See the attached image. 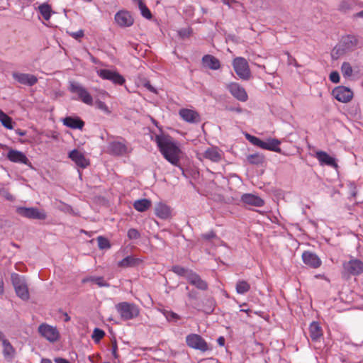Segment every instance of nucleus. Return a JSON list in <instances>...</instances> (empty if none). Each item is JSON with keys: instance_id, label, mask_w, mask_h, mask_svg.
I'll return each mask as SVG.
<instances>
[{"instance_id": "nucleus-19", "label": "nucleus", "mask_w": 363, "mask_h": 363, "mask_svg": "<svg viewBox=\"0 0 363 363\" xmlns=\"http://www.w3.org/2000/svg\"><path fill=\"white\" fill-rule=\"evenodd\" d=\"M180 117L189 123H196L200 121V115L194 109L182 108L179 111Z\"/></svg>"}, {"instance_id": "nucleus-48", "label": "nucleus", "mask_w": 363, "mask_h": 363, "mask_svg": "<svg viewBox=\"0 0 363 363\" xmlns=\"http://www.w3.org/2000/svg\"><path fill=\"white\" fill-rule=\"evenodd\" d=\"M96 107L99 109L103 111L106 113H110V111L108 109V107L107 106V105L104 102H103L101 101H96Z\"/></svg>"}, {"instance_id": "nucleus-27", "label": "nucleus", "mask_w": 363, "mask_h": 363, "mask_svg": "<svg viewBox=\"0 0 363 363\" xmlns=\"http://www.w3.org/2000/svg\"><path fill=\"white\" fill-rule=\"evenodd\" d=\"M1 343L3 346L2 352L4 358L9 360L12 359L14 357L16 353L14 347L6 338L3 340Z\"/></svg>"}, {"instance_id": "nucleus-5", "label": "nucleus", "mask_w": 363, "mask_h": 363, "mask_svg": "<svg viewBox=\"0 0 363 363\" xmlns=\"http://www.w3.org/2000/svg\"><path fill=\"white\" fill-rule=\"evenodd\" d=\"M363 273V262L352 257L342 264V274L347 276H359Z\"/></svg>"}, {"instance_id": "nucleus-42", "label": "nucleus", "mask_w": 363, "mask_h": 363, "mask_svg": "<svg viewBox=\"0 0 363 363\" xmlns=\"http://www.w3.org/2000/svg\"><path fill=\"white\" fill-rule=\"evenodd\" d=\"M97 242H98V246L99 249L104 250V249H109L111 247V244L109 240L102 236H99L97 238Z\"/></svg>"}, {"instance_id": "nucleus-55", "label": "nucleus", "mask_w": 363, "mask_h": 363, "mask_svg": "<svg viewBox=\"0 0 363 363\" xmlns=\"http://www.w3.org/2000/svg\"><path fill=\"white\" fill-rule=\"evenodd\" d=\"M217 342L220 346H224L225 338L223 336L219 337L217 340Z\"/></svg>"}, {"instance_id": "nucleus-50", "label": "nucleus", "mask_w": 363, "mask_h": 363, "mask_svg": "<svg viewBox=\"0 0 363 363\" xmlns=\"http://www.w3.org/2000/svg\"><path fill=\"white\" fill-rule=\"evenodd\" d=\"M350 193L352 197H355L357 196V186L354 182H350L349 184Z\"/></svg>"}, {"instance_id": "nucleus-28", "label": "nucleus", "mask_w": 363, "mask_h": 363, "mask_svg": "<svg viewBox=\"0 0 363 363\" xmlns=\"http://www.w3.org/2000/svg\"><path fill=\"white\" fill-rule=\"evenodd\" d=\"M310 337L313 341H317L323 336V330L318 322L313 321L309 327Z\"/></svg>"}, {"instance_id": "nucleus-57", "label": "nucleus", "mask_w": 363, "mask_h": 363, "mask_svg": "<svg viewBox=\"0 0 363 363\" xmlns=\"http://www.w3.org/2000/svg\"><path fill=\"white\" fill-rule=\"evenodd\" d=\"M16 134H18L20 136H24L26 135V131L22 130L21 129L16 130Z\"/></svg>"}, {"instance_id": "nucleus-43", "label": "nucleus", "mask_w": 363, "mask_h": 363, "mask_svg": "<svg viewBox=\"0 0 363 363\" xmlns=\"http://www.w3.org/2000/svg\"><path fill=\"white\" fill-rule=\"evenodd\" d=\"M247 160L250 163L257 164L262 162L263 157L259 154H252L247 157Z\"/></svg>"}, {"instance_id": "nucleus-51", "label": "nucleus", "mask_w": 363, "mask_h": 363, "mask_svg": "<svg viewBox=\"0 0 363 363\" xmlns=\"http://www.w3.org/2000/svg\"><path fill=\"white\" fill-rule=\"evenodd\" d=\"M191 33V30L190 28H183L179 31V35L183 38L189 37Z\"/></svg>"}, {"instance_id": "nucleus-12", "label": "nucleus", "mask_w": 363, "mask_h": 363, "mask_svg": "<svg viewBox=\"0 0 363 363\" xmlns=\"http://www.w3.org/2000/svg\"><path fill=\"white\" fill-rule=\"evenodd\" d=\"M6 158L13 163L23 164L33 169V165L26 155L21 151L10 148L7 152Z\"/></svg>"}, {"instance_id": "nucleus-52", "label": "nucleus", "mask_w": 363, "mask_h": 363, "mask_svg": "<svg viewBox=\"0 0 363 363\" xmlns=\"http://www.w3.org/2000/svg\"><path fill=\"white\" fill-rule=\"evenodd\" d=\"M111 353L113 356L114 358H118V346H117V343L116 341L113 342H112V345H111Z\"/></svg>"}, {"instance_id": "nucleus-16", "label": "nucleus", "mask_w": 363, "mask_h": 363, "mask_svg": "<svg viewBox=\"0 0 363 363\" xmlns=\"http://www.w3.org/2000/svg\"><path fill=\"white\" fill-rule=\"evenodd\" d=\"M240 201L245 206L262 207L264 205V201L259 196L253 194H244L241 196Z\"/></svg>"}, {"instance_id": "nucleus-20", "label": "nucleus", "mask_w": 363, "mask_h": 363, "mask_svg": "<svg viewBox=\"0 0 363 363\" xmlns=\"http://www.w3.org/2000/svg\"><path fill=\"white\" fill-rule=\"evenodd\" d=\"M315 158L320 165H328L332 167H337L335 159L330 156L326 152L319 150L315 152Z\"/></svg>"}, {"instance_id": "nucleus-46", "label": "nucleus", "mask_w": 363, "mask_h": 363, "mask_svg": "<svg viewBox=\"0 0 363 363\" xmlns=\"http://www.w3.org/2000/svg\"><path fill=\"white\" fill-rule=\"evenodd\" d=\"M127 236L130 240H135L140 238V234L135 228H130L128 230Z\"/></svg>"}, {"instance_id": "nucleus-35", "label": "nucleus", "mask_w": 363, "mask_h": 363, "mask_svg": "<svg viewBox=\"0 0 363 363\" xmlns=\"http://www.w3.org/2000/svg\"><path fill=\"white\" fill-rule=\"evenodd\" d=\"M160 312L164 315L168 322L177 323L181 317L179 314L167 309H161Z\"/></svg>"}, {"instance_id": "nucleus-14", "label": "nucleus", "mask_w": 363, "mask_h": 363, "mask_svg": "<svg viewBox=\"0 0 363 363\" xmlns=\"http://www.w3.org/2000/svg\"><path fill=\"white\" fill-rule=\"evenodd\" d=\"M39 333L51 342H56L60 337L56 328L43 323L38 327Z\"/></svg>"}, {"instance_id": "nucleus-56", "label": "nucleus", "mask_w": 363, "mask_h": 363, "mask_svg": "<svg viewBox=\"0 0 363 363\" xmlns=\"http://www.w3.org/2000/svg\"><path fill=\"white\" fill-rule=\"evenodd\" d=\"M55 362L56 363H68V360L60 357L55 358Z\"/></svg>"}, {"instance_id": "nucleus-61", "label": "nucleus", "mask_w": 363, "mask_h": 363, "mask_svg": "<svg viewBox=\"0 0 363 363\" xmlns=\"http://www.w3.org/2000/svg\"><path fill=\"white\" fill-rule=\"evenodd\" d=\"M355 16L357 18H363V11H361L355 14Z\"/></svg>"}, {"instance_id": "nucleus-13", "label": "nucleus", "mask_w": 363, "mask_h": 363, "mask_svg": "<svg viewBox=\"0 0 363 363\" xmlns=\"http://www.w3.org/2000/svg\"><path fill=\"white\" fill-rule=\"evenodd\" d=\"M332 94L337 101L342 103H347L353 97L352 91L344 86H339L335 88L332 91Z\"/></svg>"}, {"instance_id": "nucleus-36", "label": "nucleus", "mask_w": 363, "mask_h": 363, "mask_svg": "<svg viewBox=\"0 0 363 363\" xmlns=\"http://www.w3.org/2000/svg\"><path fill=\"white\" fill-rule=\"evenodd\" d=\"M236 292L238 294H245L250 289V285L245 280H239L235 286Z\"/></svg>"}, {"instance_id": "nucleus-24", "label": "nucleus", "mask_w": 363, "mask_h": 363, "mask_svg": "<svg viewBox=\"0 0 363 363\" xmlns=\"http://www.w3.org/2000/svg\"><path fill=\"white\" fill-rule=\"evenodd\" d=\"M357 38L353 35L345 36L341 40L342 46L345 51L354 50L357 46Z\"/></svg>"}, {"instance_id": "nucleus-38", "label": "nucleus", "mask_w": 363, "mask_h": 363, "mask_svg": "<svg viewBox=\"0 0 363 363\" xmlns=\"http://www.w3.org/2000/svg\"><path fill=\"white\" fill-rule=\"evenodd\" d=\"M11 278L14 289L26 284L25 278L18 274L13 273Z\"/></svg>"}, {"instance_id": "nucleus-34", "label": "nucleus", "mask_w": 363, "mask_h": 363, "mask_svg": "<svg viewBox=\"0 0 363 363\" xmlns=\"http://www.w3.org/2000/svg\"><path fill=\"white\" fill-rule=\"evenodd\" d=\"M84 122L78 116H69V128L82 130Z\"/></svg>"}, {"instance_id": "nucleus-49", "label": "nucleus", "mask_w": 363, "mask_h": 363, "mask_svg": "<svg viewBox=\"0 0 363 363\" xmlns=\"http://www.w3.org/2000/svg\"><path fill=\"white\" fill-rule=\"evenodd\" d=\"M330 80L333 83H338L340 82V74L337 71H333L330 74Z\"/></svg>"}, {"instance_id": "nucleus-33", "label": "nucleus", "mask_w": 363, "mask_h": 363, "mask_svg": "<svg viewBox=\"0 0 363 363\" xmlns=\"http://www.w3.org/2000/svg\"><path fill=\"white\" fill-rule=\"evenodd\" d=\"M0 122L1 125L6 129L11 130L13 128L14 123L12 118L0 109Z\"/></svg>"}, {"instance_id": "nucleus-6", "label": "nucleus", "mask_w": 363, "mask_h": 363, "mask_svg": "<svg viewBox=\"0 0 363 363\" xmlns=\"http://www.w3.org/2000/svg\"><path fill=\"white\" fill-rule=\"evenodd\" d=\"M233 67L237 75L243 80L250 79L251 72L247 61L242 57H237L233 61Z\"/></svg>"}, {"instance_id": "nucleus-32", "label": "nucleus", "mask_w": 363, "mask_h": 363, "mask_svg": "<svg viewBox=\"0 0 363 363\" xmlns=\"http://www.w3.org/2000/svg\"><path fill=\"white\" fill-rule=\"evenodd\" d=\"M172 271L180 277H185L187 280L189 279V277L193 272L191 269L184 268L179 265L173 266L172 268Z\"/></svg>"}, {"instance_id": "nucleus-22", "label": "nucleus", "mask_w": 363, "mask_h": 363, "mask_svg": "<svg viewBox=\"0 0 363 363\" xmlns=\"http://www.w3.org/2000/svg\"><path fill=\"white\" fill-rule=\"evenodd\" d=\"M204 157L212 162H218L222 159L221 151L217 147H211L204 152Z\"/></svg>"}, {"instance_id": "nucleus-62", "label": "nucleus", "mask_w": 363, "mask_h": 363, "mask_svg": "<svg viewBox=\"0 0 363 363\" xmlns=\"http://www.w3.org/2000/svg\"><path fill=\"white\" fill-rule=\"evenodd\" d=\"M5 338H6L5 335L4 334V333L1 330H0V341L1 342Z\"/></svg>"}, {"instance_id": "nucleus-17", "label": "nucleus", "mask_w": 363, "mask_h": 363, "mask_svg": "<svg viewBox=\"0 0 363 363\" xmlns=\"http://www.w3.org/2000/svg\"><path fill=\"white\" fill-rule=\"evenodd\" d=\"M302 260L306 265L313 269L318 268L322 264L318 256L310 251H305L303 252Z\"/></svg>"}, {"instance_id": "nucleus-11", "label": "nucleus", "mask_w": 363, "mask_h": 363, "mask_svg": "<svg viewBox=\"0 0 363 363\" xmlns=\"http://www.w3.org/2000/svg\"><path fill=\"white\" fill-rule=\"evenodd\" d=\"M108 152L114 156H124L129 152V148L125 140H114L108 143Z\"/></svg>"}, {"instance_id": "nucleus-9", "label": "nucleus", "mask_w": 363, "mask_h": 363, "mask_svg": "<svg viewBox=\"0 0 363 363\" xmlns=\"http://www.w3.org/2000/svg\"><path fill=\"white\" fill-rule=\"evenodd\" d=\"M186 345L193 349L206 352L208 350L206 340L198 334H189L186 337Z\"/></svg>"}, {"instance_id": "nucleus-7", "label": "nucleus", "mask_w": 363, "mask_h": 363, "mask_svg": "<svg viewBox=\"0 0 363 363\" xmlns=\"http://www.w3.org/2000/svg\"><path fill=\"white\" fill-rule=\"evenodd\" d=\"M69 91L77 96V99L87 105L93 104V98L88 91L81 84L77 83L69 84Z\"/></svg>"}, {"instance_id": "nucleus-1", "label": "nucleus", "mask_w": 363, "mask_h": 363, "mask_svg": "<svg viewBox=\"0 0 363 363\" xmlns=\"http://www.w3.org/2000/svg\"><path fill=\"white\" fill-rule=\"evenodd\" d=\"M155 140L163 157L172 164L179 167L184 172L179 164L181 150L177 143L169 136L163 134L157 135Z\"/></svg>"}, {"instance_id": "nucleus-30", "label": "nucleus", "mask_w": 363, "mask_h": 363, "mask_svg": "<svg viewBox=\"0 0 363 363\" xmlns=\"http://www.w3.org/2000/svg\"><path fill=\"white\" fill-rule=\"evenodd\" d=\"M151 201L147 199H138L134 201L133 207L139 212H145L151 206Z\"/></svg>"}, {"instance_id": "nucleus-44", "label": "nucleus", "mask_w": 363, "mask_h": 363, "mask_svg": "<svg viewBox=\"0 0 363 363\" xmlns=\"http://www.w3.org/2000/svg\"><path fill=\"white\" fill-rule=\"evenodd\" d=\"M105 335V333L104 330L99 328H95L93 331L92 338L95 342H99L101 339L104 337Z\"/></svg>"}, {"instance_id": "nucleus-40", "label": "nucleus", "mask_w": 363, "mask_h": 363, "mask_svg": "<svg viewBox=\"0 0 363 363\" xmlns=\"http://www.w3.org/2000/svg\"><path fill=\"white\" fill-rule=\"evenodd\" d=\"M341 72L344 77H350L352 74V68L349 62H345L342 64Z\"/></svg>"}, {"instance_id": "nucleus-18", "label": "nucleus", "mask_w": 363, "mask_h": 363, "mask_svg": "<svg viewBox=\"0 0 363 363\" xmlns=\"http://www.w3.org/2000/svg\"><path fill=\"white\" fill-rule=\"evenodd\" d=\"M12 76L16 81L23 85L32 86L38 82V78L33 74L13 72Z\"/></svg>"}, {"instance_id": "nucleus-45", "label": "nucleus", "mask_w": 363, "mask_h": 363, "mask_svg": "<svg viewBox=\"0 0 363 363\" xmlns=\"http://www.w3.org/2000/svg\"><path fill=\"white\" fill-rule=\"evenodd\" d=\"M69 36L73 38L74 40L78 42H81L82 39L84 36V31L82 29L77 30V32L69 33Z\"/></svg>"}, {"instance_id": "nucleus-8", "label": "nucleus", "mask_w": 363, "mask_h": 363, "mask_svg": "<svg viewBox=\"0 0 363 363\" xmlns=\"http://www.w3.org/2000/svg\"><path fill=\"white\" fill-rule=\"evenodd\" d=\"M97 74L103 79L109 80L116 85H123L125 82V78L118 72L107 69L97 70Z\"/></svg>"}, {"instance_id": "nucleus-15", "label": "nucleus", "mask_w": 363, "mask_h": 363, "mask_svg": "<svg viewBox=\"0 0 363 363\" xmlns=\"http://www.w3.org/2000/svg\"><path fill=\"white\" fill-rule=\"evenodd\" d=\"M230 93L238 101L245 102L247 100L248 96L245 89L239 84L231 82L227 86Z\"/></svg>"}, {"instance_id": "nucleus-39", "label": "nucleus", "mask_w": 363, "mask_h": 363, "mask_svg": "<svg viewBox=\"0 0 363 363\" xmlns=\"http://www.w3.org/2000/svg\"><path fill=\"white\" fill-rule=\"evenodd\" d=\"M38 9L43 18L48 21L52 13L51 7L48 4H43L38 6Z\"/></svg>"}, {"instance_id": "nucleus-2", "label": "nucleus", "mask_w": 363, "mask_h": 363, "mask_svg": "<svg viewBox=\"0 0 363 363\" xmlns=\"http://www.w3.org/2000/svg\"><path fill=\"white\" fill-rule=\"evenodd\" d=\"M245 138L253 145L257 146L262 149L267 150L278 153L281 152L280 148L281 141L277 138H268L267 141H262L259 138L249 133L245 134Z\"/></svg>"}, {"instance_id": "nucleus-3", "label": "nucleus", "mask_w": 363, "mask_h": 363, "mask_svg": "<svg viewBox=\"0 0 363 363\" xmlns=\"http://www.w3.org/2000/svg\"><path fill=\"white\" fill-rule=\"evenodd\" d=\"M116 310L123 320H132L140 314V309L135 303L121 302L115 306Z\"/></svg>"}, {"instance_id": "nucleus-26", "label": "nucleus", "mask_w": 363, "mask_h": 363, "mask_svg": "<svg viewBox=\"0 0 363 363\" xmlns=\"http://www.w3.org/2000/svg\"><path fill=\"white\" fill-rule=\"evenodd\" d=\"M155 215L161 219H167L171 216L170 208L162 203H157L155 209Z\"/></svg>"}, {"instance_id": "nucleus-63", "label": "nucleus", "mask_w": 363, "mask_h": 363, "mask_svg": "<svg viewBox=\"0 0 363 363\" xmlns=\"http://www.w3.org/2000/svg\"><path fill=\"white\" fill-rule=\"evenodd\" d=\"M41 363H52L50 359H42Z\"/></svg>"}, {"instance_id": "nucleus-59", "label": "nucleus", "mask_w": 363, "mask_h": 363, "mask_svg": "<svg viewBox=\"0 0 363 363\" xmlns=\"http://www.w3.org/2000/svg\"><path fill=\"white\" fill-rule=\"evenodd\" d=\"M222 1L225 4L229 6H230L232 5V4L234 2L233 0H222Z\"/></svg>"}, {"instance_id": "nucleus-64", "label": "nucleus", "mask_w": 363, "mask_h": 363, "mask_svg": "<svg viewBox=\"0 0 363 363\" xmlns=\"http://www.w3.org/2000/svg\"><path fill=\"white\" fill-rule=\"evenodd\" d=\"M240 311L248 313L250 311L249 309H241Z\"/></svg>"}, {"instance_id": "nucleus-47", "label": "nucleus", "mask_w": 363, "mask_h": 363, "mask_svg": "<svg viewBox=\"0 0 363 363\" xmlns=\"http://www.w3.org/2000/svg\"><path fill=\"white\" fill-rule=\"evenodd\" d=\"M201 238L206 240H211L213 238H216L217 235L213 230H211L201 235Z\"/></svg>"}, {"instance_id": "nucleus-60", "label": "nucleus", "mask_w": 363, "mask_h": 363, "mask_svg": "<svg viewBox=\"0 0 363 363\" xmlns=\"http://www.w3.org/2000/svg\"><path fill=\"white\" fill-rule=\"evenodd\" d=\"M62 121H63V124H64L65 126L68 127V116L65 117V118H63Z\"/></svg>"}, {"instance_id": "nucleus-23", "label": "nucleus", "mask_w": 363, "mask_h": 363, "mask_svg": "<svg viewBox=\"0 0 363 363\" xmlns=\"http://www.w3.org/2000/svg\"><path fill=\"white\" fill-rule=\"evenodd\" d=\"M187 281L200 290L205 291L208 289V284L194 272H192Z\"/></svg>"}, {"instance_id": "nucleus-29", "label": "nucleus", "mask_w": 363, "mask_h": 363, "mask_svg": "<svg viewBox=\"0 0 363 363\" xmlns=\"http://www.w3.org/2000/svg\"><path fill=\"white\" fill-rule=\"evenodd\" d=\"M83 283L91 282L96 284L99 287H108L109 284L104 279L103 277L90 276L82 279Z\"/></svg>"}, {"instance_id": "nucleus-41", "label": "nucleus", "mask_w": 363, "mask_h": 363, "mask_svg": "<svg viewBox=\"0 0 363 363\" xmlns=\"http://www.w3.org/2000/svg\"><path fill=\"white\" fill-rule=\"evenodd\" d=\"M139 9L140 11L141 15L147 18V19H151L152 18V13L150 11V9L147 7V6L143 3V1H140V5L138 6Z\"/></svg>"}, {"instance_id": "nucleus-54", "label": "nucleus", "mask_w": 363, "mask_h": 363, "mask_svg": "<svg viewBox=\"0 0 363 363\" xmlns=\"http://www.w3.org/2000/svg\"><path fill=\"white\" fill-rule=\"evenodd\" d=\"M145 86L151 92L157 93L155 88H154L149 82L145 84Z\"/></svg>"}, {"instance_id": "nucleus-10", "label": "nucleus", "mask_w": 363, "mask_h": 363, "mask_svg": "<svg viewBox=\"0 0 363 363\" xmlns=\"http://www.w3.org/2000/svg\"><path fill=\"white\" fill-rule=\"evenodd\" d=\"M116 24L120 28L130 27L134 23V18L131 13L126 10L118 11L114 16Z\"/></svg>"}, {"instance_id": "nucleus-31", "label": "nucleus", "mask_w": 363, "mask_h": 363, "mask_svg": "<svg viewBox=\"0 0 363 363\" xmlns=\"http://www.w3.org/2000/svg\"><path fill=\"white\" fill-rule=\"evenodd\" d=\"M140 262V260L139 259L135 258L132 256H127L118 262V266L121 268H128L136 266Z\"/></svg>"}, {"instance_id": "nucleus-58", "label": "nucleus", "mask_w": 363, "mask_h": 363, "mask_svg": "<svg viewBox=\"0 0 363 363\" xmlns=\"http://www.w3.org/2000/svg\"><path fill=\"white\" fill-rule=\"evenodd\" d=\"M4 293V281L1 277H0V296Z\"/></svg>"}, {"instance_id": "nucleus-4", "label": "nucleus", "mask_w": 363, "mask_h": 363, "mask_svg": "<svg viewBox=\"0 0 363 363\" xmlns=\"http://www.w3.org/2000/svg\"><path fill=\"white\" fill-rule=\"evenodd\" d=\"M16 213L23 218L33 220H43L47 218V213L35 207L18 206L16 208Z\"/></svg>"}, {"instance_id": "nucleus-21", "label": "nucleus", "mask_w": 363, "mask_h": 363, "mask_svg": "<svg viewBox=\"0 0 363 363\" xmlns=\"http://www.w3.org/2000/svg\"><path fill=\"white\" fill-rule=\"evenodd\" d=\"M69 159L81 168H86L89 164V161L85 157L84 153L77 150L69 152Z\"/></svg>"}, {"instance_id": "nucleus-37", "label": "nucleus", "mask_w": 363, "mask_h": 363, "mask_svg": "<svg viewBox=\"0 0 363 363\" xmlns=\"http://www.w3.org/2000/svg\"><path fill=\"white\" fill-rule=\"evenodd\" d=\"M15 291L16 295L23 301L28 300L30 297L28 288L26 284L15 289Z\"/></svg>"}, {"instance_id": "nucleus-25", "label": "nucleus", "mask_w": 363, "mask_h": 363, "mask_svg": "<svg viewBox=\"0 0 363 363\" xmlns=\"http://www.w3.org/2000/svg\"><path fill=\"white\" fill-rule=\"evenodd\" d=\"M202 62L205 67L213 70H217L220 67V61L213 55H206L202 58Z\"/></svg>"}, {"instance_id": "nucleus-53", "label": "nucleus", "mask_w": 363, "mask_h": 363, "mask_svg": "<svg viewBox=\"0 0 363 363\" xmlns=\"http://www.w3.org/2000/svg\"><path fill=\"white\" fill-rule=\"evenodd\" d=\"M288 63L289 65H293L294 66L297 67H299V65L298 64L296 59L292 57L291 56H289Z\"/></svg>"}]
</instances>
